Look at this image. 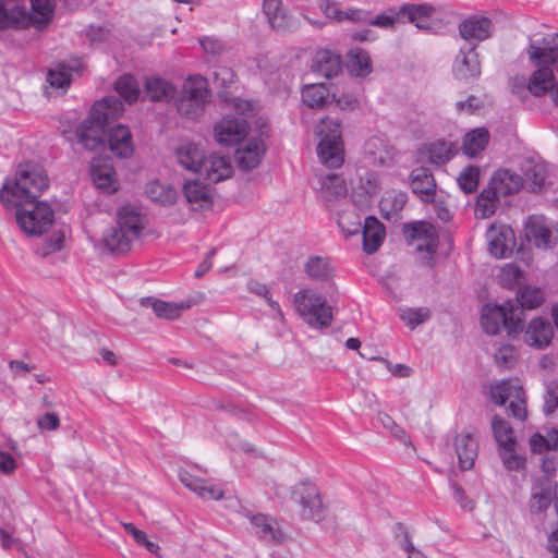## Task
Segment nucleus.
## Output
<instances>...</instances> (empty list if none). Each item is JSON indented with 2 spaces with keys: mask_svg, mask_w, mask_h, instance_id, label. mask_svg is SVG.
<instances>
[{
  "mask_svg": "<svg viewBox=\"0 0 558 558\" xmlns=\"http://www.w3.org/2000/svg\"><path fill=\"white\" fill-rule=\"evenodd\" d=\"M49 179L37 163L19 165L14 178L7 179L0 189V201L8 210L15 209L21 230L29 236L45 233L54 220V211L46 201H38L48 189Z\"/></svg>",
  "mask_w": 558,
  "mask_h": 558,
  "instance_id": "nucleus-1",
  "label": "nucleus"
},
{
  "mask_svg": "<svg viewBox=\"0 0 558 558\" xmlns=\"http://www.w3.org/2000/svg\"><path fill=\"white\" fill-rule=\"evenodd\" d=\"M123 112L122 101L114 96H107L92 107L89 116L76 128L75 134L82 146L96 150L104 145V135L111 121Z\"/></svg>",
  "mask_w": 558,
  "mask_h": 558,
  "instance_id": "nucleus-2",
  "label": "nucleus"
},
{
  "mask_svg": "<svg viewBox=\"0 0 558 558\" xmlns=\"http://www.w3.org/2000/svg\"><path fill=\"white\" fill-rule=\"evenodd\" d=\"M524 322V314L511 300L502 304L487 303L482 308L481 324L488 335H498L502 326L510 338H517L523 330Z\"/></svg>",
  "mask_w": 558,
  "mask_h": 558,
  "instance_id": "nucleus-3",
  "label": "nucleus"
},
{
  "mask_svg": "<svg viewBox=\"0 0 558 558\" xmlns=\"http://www.w3.org/2000/svg\"><path fill=\"white\" fill-rule=\"evenodd\" d=\"M142 229L140 214L130 206L122 207L118 211L117 226L104 233L102 243L110 252L124 253L140 236Z\"/></svg>",
  "mask_w": 558,
  "mask_h": 558,
  "instance_id": "nucleus-4",
  "label": "nucleus"
},
{
  "mask_svg": "<svg viewBox=\"0 0 558 558\" xmlns=\"http://www.w3.org/2000/svg\"><path fill=\"white\" fill-rule=\"evenodd\" d=\"M342 124L338 119L324 118L318 124L319 142L317 155L320 162L329 168H339L344 160Z\"/></svg>",
  "mask_w": 558,
  "mask_h": 558,
  "instance_id": "nucleus-5",
  "label": "nucleus"
},
{
  "mask_svg": "<svg viewBox=\"0 0 558 558\" xmlns=\"http://www.w3.org/2000/svg\"><path fill=\"white\" fill-rule=\"evenodd\" d=\"M299 316L312 328H328L333 319L332 307L325 298L310 289L299 290L293 298Z\"/></svg>",
  "mask_w": 558,
  "mask_h": 558,
  "instance_id": "nucleus-6",
  "label": "nucleus"
},
{
  "mask_svg": "<svg viewBox=\"0 0 558 558\" xmlns=\"http://www.w3.org/2000/svg\"><path fill=\"white\" fill-rule=\"evenodd\" d=\"M529 58L531 63L536 70L531 74L529 81L525 82L523 77H514L511 80V93L517 96L521 101L529 98L530 95L535 97L544 96L549 85L554 82V71L546 62L544 57L533 59L531 57V45L527 49Z\"/></svg>",
  "mask_w": 558,
  "mask_h": 558,
  "instance_id": "nucleus-7",
  "label": "nucleus"
},
{
  "mask_svg": "<svg viewBox=\"0 0 558 558\" xmlns=\"http://www.w3.org/2000/svg\"><path fill=\"white\" fill-rule=\"evenodd\" d=\"M510 175L508 172L495 173L488 185L478 194L475 203V216L485 219L493 216L497 209L500 197L512 193L511 186L507 183Z\"/></svg>",
  "mask_w": 558,
  "mask_h": 558,
  "instance_id": "nucleus-8",
  "label": "nucleus"
},
{
  "mask_svg": "<svg viewBox=\"0 0 558 558\" xmlns=\"http://www.w3.org/2000/svg\"><path fill=\"white\" fill-rule=\"evenodd\" d=\"M291 499L302 508L301 515L319 522L325 518L326 511L317 487L311 482H300L291 492Z\"/></svg>",
  "mask_w": 558,
  "mask_h": 558,
  "instance_id": "nucleus-9",
  "label": "nucleus"
},
{
  "mask_svg": "<svg viewBox=\"0 0 558 558\" xmlns=\"http://www.w3.org/2000/svg\"><path fill=\"white\" fill-rule=\"evenodd\" d=\"M436 9L428 3H404L399 7L402 24L412 23L414 26L424 32L436 34L445 27L441 20L433 19Z\"/></svg>",
  "mask_w": 558,
  "mask_h": 558,
  "instance_id": "nucleus-10",
  "label": "nucleus"
},
{
  "mask_svg": "<svg viewBox=\"0 0 558 558\" xmlns=\"http://www.w3.org/2000/svg\"><path fill=\"white\" fill-rule=\"evenodd\" d=\"M488 251L496 258L509 257L515 247L514 231L508 225H492L486 232Z\"/></svg>",
  "mask_w": 558,
  "mask_h": 558,
  "instance_id": "nucleus-11",
  "label": "nucleus"
},
{
  "mask_svg": "<svg viewBox=\"0 0 558 558\" xmlns=\"http://www.w3.org/2000/svg\"><path fill=\"white\" fill-rule=\"evenodd\" d=\"M526 240L535 247L547 250L555 245L551 222L544 216L531 215L524 223Z\"/></svg>",
  "mask_w": 558,
  "mask_h": 558,
  "instance_id": "nucleus-12",
  "label": "nucleus"
},
{
  "mask_svg": "<svg viewBox=\"0 0 558 558\" xmlns=\"http://www.w3.org/2000/svg\"><path fill=\"white\" fill-rule=\"evenodd\" d=\"M409 186L422 203L432 204L435 202L437 183L429 168H414L409 175Z\"/></svg>",
  "mask_w": 558,
  "mask_h": 558,
  "instance_id": "nucleus-13",
  "label": "nucleus"
},
{
  "mask_svg": "<svg viewBox=\"0 0 558 558\" xmlns=\"http://www.w3.org/2000/svg\"><path fill=\"white\" fill-rule=\"evenodd\" d=\"M460 36L466 41H483L493 36L494 24L484 15H470L458 26Z\"/></svg>",
  "mask_w": 558,
  "mask_h": 558,
  "instance_id": "nucleus-14",
  "label": "nucleus"
},
{
  "mask_svg": "<svg viewBox=\"0 0 558 558\" xmlns=\"http://www.w3.org/2000/svg\"><path fill=\"white\" fill-rule=\"evenodd\" d=\"M524 331V341L532 348L545 349L547 348L554 337V329L550 322L542 316L531 319Z\"/></svg>",
  "mask_w": 558,
  "mask_h": 558,
  "instance_id": "nucleus-15",
  "label": "nucleus"
},
{
  "mask_svg": "<svg viewBox=\"0 0 558 558\" xmlns=\"http://www.w3.org/2000/svg\"><path fill=\"white\" fill-rule=\"evenodd\" d=\"M452 72L460 81L474 80L481 75V64L475 47L469 48L468 51L460 49L454 59Z\"/></svg>",
  "mask_w": 558,
  "mask_h": 558,
  "instance_id": "nucleus-16",
  "label": "nucleus"
},
{
  "mask_svg": "<svg viewBox=\"0 0 558 558\" xmlns=\"http://www.w3.org/2000/svg\"><path fill=\"white\" fill-rule=\"evenodd\" d=\"M265 151L266 147L263 140H250L243 146L235 149V162L241 170H253L259 166Z\"/></svg>",
  "mask_w": 558,
  "mask_h": 558,
  "instance_id": "nucleus-17",
  "label": "nucleus"
},
{
  "mask_svg": "<svg viewBox=\"0 0 558 558\" xmlns=\"http://www.w3.org/2000/svg\"><path fill=\"white\" fill-rule=\"evenodd\" d=\"M90 177L95 185L107 193H113L118 190L117 173L109 159H94L90 167Z\"/></svg>",
  "mask_w": 558,
  "mask_h": 558,
  "instance_id": "nucleus-18",
  "label": "nucleus"
},
{
  "mask_svg": "<svg viewBox=\"0 0 558 558\" xmlns=\"http://www.w3.org/2000/svg\"><path fill=\"white\" fill-rule=\"evenodd\" d=\"M198 173L204 175L207 181L218 183L230 178L233 173V168L228 157L210 154L209 156H204L202 171H198Z\"/></svg>",
  "mask_w": 558,
  "mask_h": 558,
  "instance_id": "nucleus-19",
  "label": "nucleus"
},
{
  "mask_svg": "<svg viewBox=\"0 0 558 558\" xmlns=\"http://www.w3.org/2000/svg\"><path fill=\"white\" fill-rule=\"evenodd\" d=\"M250 522L260 541L271 545H278L283 542L284 534L272 518L264 513H256L250 517Z\"/></svg>",
  "mask_w": 558,
  "mask_h": 558,
  "instance_id": "nucleus-20",
  "label": "nucleus"
},
{
  "mask_svg": "<svg viewBox=\"0 0 558 558\" xmlns=\"http://www.w3.org/2000/svg\"><path fill=\"white\" fill-rule=\"evenodd\" d=\"M246 135V122L232 117H225L215 126V137L219 144H238Z\"/></svg>",
  "mask_w": 558,
  "mask_h": 558,
  "instance_id": "nucleus-21",
  "label": "nucleus"
},
{
  "mask_svg": "<svg viewBox=\"0 0 558 558\" xmlns=\"http://www.w3.org/2000/svg\"><path fill=\"white\" fill-rule=\"evenodd\" d=\"M302 98L307 107L323 109L333 104L336 99L335 85L326 83L310 84L302 90Z\"/></svg>",
  "mask_w": 558,
  "mask_h": 558,
  "instance_id": "nucleus-22",
  "label": "nucleus"
},
{
  "mask_svg": "<svg viewBox=\"0 0 558 558\" xmlns=\"http://www.w3.org/2000/svg\"><path fill=\"white\" fill-rule=\"evenodd\" d=\"M143 94L144 99L150 102H170L177 95V88L160 76H150L144 82Z\"/></svg>",
  "mask_w": 558,
  "mask_h": 558,
  "instance_id": "nucleus-23",
  "label": "nucleus"
},
{
  "mask_svg": "<svg viewBox=\"0 0 558 558\" xmlns=\"http://www.w3.org/2000/svg\"><path fill=\"white\" fill-rule=\"evenodd\" d=\"M454 449L461 470H470L474 466L478 454V444L470 432L459 434L454 439Z\"/></svg>",
  "mask_w": 558,
  "mask_h": 558,
  "instance_id": "nucleus-24",
  "label": "nucleus"
},
{
  "mask_svg": "<svg viewBox=\"0 0 558 558\" xmlns=\"http://www.w3.org/2000/svg\"><path fill=\"white\" fill-rule=\"evenodd\" d=\"M263 12L271 28L287 32L296 27V21L282 9L281 0H264Z\"/></svg>",
  "mask_w": 558,
  "mask_h": 558,
  "instance_id": "nucleus-25",
  "label": "nucleus"
},
{
  "mask_svg": "<svg viewBox=\"0 0 558 558\" xmlns=\"http://www.w3.org/2000/svg\"><path fill=\"white\" fill-rule=\"evenodd\" d=\"M361 232L364 252L367 254L377 252L386 236L385 226L375 216H368L364 220Z\"/></svg>",
  "mask_w": 558,
  "mask_h": 558,
  "instance_id": "nucleus-26",
  "label": "nucleus"
},
{
  "mask_svg": "<svg viewBox=\"0 0 558 558\" xmlns=\"http://www.w3.org/2000/svg\"><path fill=\"white\" fill-rule=\"evenodd\" d=\"M109 149L119 158H129L133 155L134 146L132 134L128 126L118 124L108 133Z\"/></svg>",
  "mask_w": 558,
  "mask_h": 558,
  "instance_id": "nucleus-27",
  "label": "nucleus"
},
{
  "mask_svg": "<svg viewBox=\"0 0 558 558\" xmlns=\"http://www.w3.org/2000/svg\"><path fill=\"white\" fill-rule=\"evenodd\" d=\"M204 156L205 151L199 144L184 143L177 148L178 162L193 173L202 171Z\"/></svg>",
  "mask_w": 558,
  "mask_h": 558,
  "instance_id": "nucleus-28",
  "label": "nucleus"
},
{
  "mask_svg": "<svg viewBox=\"0 0 558 558\" xmlns=\"http://www.w3.org/2000/svg\"><path fill=\"white\" fill-rule=\"evenodd\" d=\"M342 58L330 50H320L315 56L313 70L326 78L336 77L342 71Z\"/></svg>",
  "mask_w": 558,
  "mask_h": 558,
  "instance_id": "nucleus-29",
  "label": "nucleus"
},
{
  "mask_svg": "<svg viewBox=\"0 0 558 558\" xmlns=\"http://www.w3.org/2000/svg\"><path fill=\"white\" fill-rule=\"evenodd\" d=\"M304 272L312 280L328 282L333 278L335 268L329 258L314 255L308 257L304 264Z\"/></svg>",
  "mask_w": 558,
  "mask_h": 558,
  "instance_id": "nucleus-30",
  "label": "nucleus"
},
{
  "mask_svg": "<svg viewBox=\"0 0 558 558\" xmlns=\"http://www.w3.org/2000/svg\"><path fill=\"white\" fill-rule=\"evenodd\" d=\"M551 504V490L548 482L537 481L531 489L529 509L533 514L544 513Z\"/></svg>",
  "mask_w": 558,
  "mask_h": 558,
  "instance_id": "nucleus-31",
  "label": "nucleus"
},
{
  "mask_svg": "<svg viewBox=\"0 0 558 558\" xmlns=\"http://www.w3.org/2000/svg\"><path fill=\"white\" fill-rule=\"evenodd\" d=\"M489 132L485 128L471 130L463 136L462 150L469 157L481 154L489 142Z\"/></svg>",
  "mask_w": 558,
  "mask_h": 558,
  "instance_id": "nucleus-32",
  "label": "nucleus"
},
{
  "mask_svg": "<svg viewBox=\"0 0 558 558\" xmlns=\"http://www.w3.org/2000/svg\"><path fill=\"white\" fill-rule=\"evenodd\" d=\"M142 304L151 307L157 317L170 320L177 319L185 308H189V304L185 303L165 302L150 296L143 299Z\"/></svg>",
  "mask_w": 558,
  "mask_h": 558,
  "instance_id": "nucleus-33",
  "label": "nucleus"
},
{
  "mask_svg": "<svg viewBox=\"0 0 558 558\" xmlns=\"http://www.w3.org/2000/svg\"><path fill=\"white\" fill-rule=\"evenodd\" d=\"M511 301L513 305L524 314V310H535L539 307L544 302V295L539 288L523 286L517 290L515 299Z\"/></svg>",
  "mask_w": 558,
  "mask_h": 558,
  "instance_id": "nucleus-34",
  "label": "nucleus"
},
{
  "mask_svg": "<svg viewBox=\"0 0 558 558\" xmlns=\"http://www.w3.org/2000/svg\"><path fill=\"white\" fill-rule=\"evenodd\" d=\"M424 149L428 156L429 162L436 166L447 163L456 154L453 143L444 140L426 144Z\"/></svg>",
  "mask_w": 558,
  "mask_h": 558,
  "instance_id": "nucleus-35",
  "label": "nucleus"
},
{
  "mask_svg": "<svg viewBox=\"0 0 558 558\" xmlns=\"http://www.w3.org/2000/svg\"><path fill=\"white\" fill-rule=\"evenodd\" d=\"M182 94L203 106H206L210 97L207 81L201 75L190 76L183 84Z\"/></svg>",
  "mask_w": 558,
  "mask_h": 558,
  "instance_id": "nucleus-36",
  "label": "nucleus"
},
{
  "mask_svg": "<svg viewBox=\"0 0 558 558\" xmlns=\"http://www.w3.org/2000/svg\"><path fill=\"white\" fill-rule=\"evenodd\" d=\"M145 193L149 199L161 206L173 205L178 197V193L173 187L161 184L158 181L148 182Z\"/></svg>",
  "mask_w": 558,
  "mask_h": 558,
  "instance_id": "nucleus-37",
  "label": "nucleus"
},
{
  "mask_svg": "<svg viewBox=\"0 0 558 558\" xmlns=\"http://www.w3.org/2000/svg\"><path fill=\"white\" fill-rule=\"evenodd\" d=\"M114 89L123 100L130 105L138 100L141 94V87L132 74H123L119 76L114 82Z\"/></svg>",
  "mask_w": 558,
  "mask_h": 558,
  "instance_id": "nucleus-38",
  "label": "nucleus"
},
{
  "mask_svg": "<svg viewBox=\"0 0 558 558\" xmlns=\"http://www.w3.org/2000/svg\"><path fill=\"white\" fill-rule=\"evenodd\" d=\"M57 0H31L29 17L34 25H47L53 17Z\"/></svg>",
  "mask_w": 558,
  "mask_h": 558,
  "instance_id": "nucleus-39",
  "label": "nucleus"
},
{
  "mask_svg": "<svg viewBox=\"0 0 558 558\" xmlns=\"http://www.w3.org/2000/svg\"><path fill=\"white\" fill-rule=\"evenodd\" d=\"M543 47L531 44V57L536 60L544 57L548 65L553 69V65L558 62V33L549 39L543 38Z\"/></svg>",
  "mask_w": 558,
  "mask_h": 558,
  "instance_id": "nucleus-40",
  "label": "nucleus"
},
{
  "mask_svg": "<svg viewBox=\"0 0 558 558\" xmlns=\"http://www.w3.org/2000/svg\"><path fill=\"white\" fill-rule=\"evenodd\" d=\"M492 429L499 448L517 445L514 430L506 420L494 415L492 418Z\"/></svg>",
  "mask_w": 558,
  "mask_h": 558,
  "instance_id": "nucleus-41",
  "label": "nucleus"
},
{
  "mask_svg": "<svg viewBox=\"0 0 558 558\" xmlns=\"http://www.w3.org/2000/svg\"><path fill=\"white\" fill-rule=\"evenodd\" d=\"M183 192L190 204L197 205L201 208L207 207L211 204L209 190L199 182L194 181L185 183Z\"/></svg>",
  "mask_w": 558,
  "mask_h": 558,
  "instance_id": "nucleus-42",
  "label": "nucleus"
},
{
  "mask_svg": "<svg viewBox=\"0 0 558 558\" xmlns=\"http://www.w3.org/2000/svg\"><path fill=\"white\" fill-rule=\"evenodd\" d=\"M348 68L356 76H367L373 68L369 54L362 49L351 50L349 53Z\"/></svg>",
  "mask_w": 558,
  "mask_h": 558,
  "instance_id": "nucleus-43",
  "label": "nucleus"
},
{
  "mask_svg": "<svg viewBox=\"0 0 558 558\" xmlns=\"http://www.w3.org/2000/svg\"><path fill=\"white\" fill-rule=\"evenodd\" d=\"M345 181L338 174H329L323 182V197L326 203L347 195Z\"/></svg>",
  "mask_w": 558,
  "mask_h": 558,
  "instance_id": "nucleus-44",
  "label": "nucleus"
},
{
  "mask_svg": "<svg viewBox=\"0 0 558 558\" xmlns=\"http://www.w3.org/2000/svg\"><path fill=\"white\" fill-rule=\"evenodd\" d=\"M520 387L510 379L496 380L490 384L489 395L496 405L502 407L515 393L514 388Z\"/></svg>",
  "mask_w": 558,
  "mask_h": 558,
  "instance_id": "nucleus-45",
  "label": "nucleus"
},
{
  "mask_svg": "<svg viewBox=\"0 0 558 558\" xmlns=\"http://www.w3.org/2000/svg\"><path fill=\"white\" fill-rule=\"evenodd\" d=\"M399 317L413 330L430 318V311L427 307H404L400 310Z\"/></svg>",
  "mask_w": 558,
  "mask_h": 558,
  "instance_id": "nucleus-46",
  "label": "nucleus"
},
{
  "mask_svg": "<svg viewBox=\"0 0 558 558\" xmlns=\"http://www.w3.org/2000/svg\"><path fill=\"white\" fill-rule=\"evenodd\" d=\"M398 23L402 24L401 13H399V8L393 7L388 8L374 17L369 16L368 19V25L385 29H391Z\"/></svg>",
  "mask_w": 558,
  "mask_h": 558,
  "instance_id": "nucleus-47",
  "label": "nucleus"
},
{
  "mask_svg": "<svg viewBox=\"0 0 558 558\" xmlns=\"http://www.w3.org/2000/svg\"><path fill=\"white\" fill-rule=\"evenodd\" d=\"M480 180V168L477 166H466L458 177L459 187L466 194L474 193L477 190Z\"/></svg>",
  "mask_w": 558,
  "mask_h": 558,
  "instance_id": "nucleus-48",
  "label": "nucleus"
},
{
  "mask_svg": "<svg viewBox=\"0 0 558 558\" xmlns=\"http://www.w3.org/2000/svg\"><path fill=\"white\" fill-rule=\"evenodd\" d=\"M499 456L507 470L520 471L525 468V458L515 452V445L500 448Z\"/></svg>",
  "mask_w": 558,
  "mask_h": 558,
  "instance_id": "nucleus-49",
  "label": "nucleus"
},
{
  "mask_svg": "<svg viewBox=\"0 0 558 558\" xmlns=\"http://www.w3.org/2000/svg\"><path fill=\"white\" fill-rule=\"evenodd\" d=\"M525 178L532 183V191H541L547 179V169L544 163H531L525 169Z\"/></svg>",
  "mask_w": 558,
  "mask_h": 558,
  "instance_id": "nucleus-50",
  "label": "nucleus"
},
{
  "mask_svg": "<svg viewBox=\"0 0 558 558\" xmlns=\"http://www.w3.org/2000/svg\"><path fill=\"white\" fill-rule=\"evenodd\" d=\"M175 106L180 116L192 120L197 119L205 110V106L189 99L183 94L178 98Z\"/></svg>",
  "mask_w": 558,
  "mask_h": 558,
  "instance_id": "nucleus-51",
  "label": "nucleus"
},
{
  "mask_svg": "<svg viewBox=\"0 0 558 558\" xmlns=\"http://www.w3.org/2000/svg\"><path fill=\"white\" fill-rule=\"evenodd\" d=\"M338 226L347 235H355L362 229L361 217L355 211H343L339 214Z\"/></svg>",
  "mask_w": 558,
  "mask_h": 558,
  "instance_id": "nucleus-52",
  "label": "nucleus"
},
{
  "mask_svg": "<svg viewBox=\"0 0 558 558\" xmlns=\"http://www.w3.org/2000/svg\"><path fill=\"white\" fill-rule=\"evenodd\" d=\"M73 68L65 63H59L57 69L48 72V82L54 88H64L71 84V72Z\"/></svg>",
  "mask_w": 558,
  "mask_h": 558,
  "instance_id": "nucleus-53",
  "label": "nucleus"
},
{
  "mask_svg": "<svg viewBox=\"0 0 558 558\" xmlns=\"http://www.w3.org/2000/svg\"><path fill=\"white\" fill-rule=\"evenodd\" d=\"M402 231L405 239L410 241L429 240L432 238L430 227L424 221L405 223Z\"/></svg>",
  "mask_w": 558,
  "mask_h": 558,
  "instance_id": "nucleus-54",
  "label": "nucleus"
},
{
  "mask_svg": "<svg viewBox=\"0 0 558 558\" xmlns=\"http://www.w3.org/2000/svg\"><path fill=\"white\" fill-rule=\"evenodd\" d=\"M515 393L509 403V411L517 420L524 421L526 418L525 392L522 387L514 388Z\"/></svg>",
  "mask_w": 558,
  "mask_h": 558,
  "instance_id": "nucleus-55",
  "label": "nucleus"
},
{
  "mask_svg": "<svg viewBox=\"0 0 558 558\" xmlns=\"http://www.w3.org/2000/svg\"><path fill=\"white\" fill-rule=\"evenodd\" d=\"M10 28H26L32 24V19L29 17V12L26 11L25 8L15 5L12 9L8 10Z\"/></svg>",
  "mask_w": 558,
  "mask_h": 558,
  "instance_id": "nucleus-56",
  "label": "nucleus"
},
{
  "mask_svg": "<svg viewBox=\"0 0 558 558\" xmlns=\"http://www.w3.org/2000/svg\"><path fill=\"white\" fill-rule=\"evenodd\" d=\"M558 409V384L549 383L544 395L543 410L546 415L553 414Z\"/></svg>",
  "mask_w": 558,
  "mask_h": 558,
  "instance_id": "nucleus-57",
  "label": "nucleus"
},
{
  "mask_svg": "<svg viewBox=\"0 0 558 558\" xmlns=\"http://www.w3.org/2000/svg\"><path fill=\"white\" fill-rule=\"evenodd\" d=\"M377 421L384 428L388 429L396 438H398L404 444L407 442L408 436L405 430L400 425H398L388 414L379 413L377 415Z\"/></svg>",
  "mask_w": 558,
  "mask_h": 558,
  "instance_id": "nucleus-58",
  "label": "nucleus"
},
{
  "mask_svg": "<svg viewBox=\"0 0 558 558\" xmlns=\"http://www.w3.org/2000/svg\"><path fill=\"white\" fill-rule=\"evenodd\" d=\"M494 359L498 366L510 368L515 360L514 347L511 344L500 345L497 352L494 354Z\"/></svg>",
  "mask_w": 558,
  "mask_h": 558,
  "instance_id": "nucleus-59",
  "label": "nucleus"
},
{
  "mask_svg": "<svg viewBox=\"0 0 558 558\" xmlns=\"http://www.w3.org/2000/svg\"><path fill=\"white\" fill-rule=\"evenodd\" d=\"M393 534L396 539H398L400 547L405 553H409L415 548L409 529L403 523L398 522L395 524Z\"/></svg>",
  "mask_w": 558,
  "mask_h": 558,
  "instance_id": "nucleus-60",
  "label": "nucleus"
},
{
  "mask_svg": "<svg viewBox=\"0 0 558 558\" xmlns=\"http://www.w3.org/2000/svg\"><path fill=\"white\" fill-rule=\"evenodd\" d=\"M408 202V196L405 193L399 192L389 194L384 197L380 202L381 208L390 207L393 213L401 211Z\"/></svg>",
  "mask_w": 558,
  "mask_h": 558,
  "instance_id": "nucleus-61",
  "label": "nucleus"
},
{
  "mask_svg": "<svg viewBox=\"0 0 558 558\" xmlns=\"http://www.w3.org/2000/svg\"><path fill=\"white\" fill-rule=\"evenodd\" d=\"M198 41L203 50L208 54L219 56L226 49L225 43L215 36H205Z\"/></svg>",
  "mask_w": 558,
  "mask_h": 558,
  "instance_id": "nucleus-62",
  "label": "nucleus"
},
{
  "mask_svg": "<svg viewBox=\"0 0 558 558\" xmlns=\"http://www.w3.org/2000/svg\"><path fill=\"white\" fill-rule=\"evenodd\" d=\"M178 476L180 482L196 495H198V490H201L205 484V481L192 475L189 471L183 469L179 470Z\"/></svg>",
  "mask_w": 558,
  "mask_h": 558,
  "instance_id": "nucleus-63",
  "label": "nucleus"
},
{
  "mask_svg": "<svg viewBox=\"0 0 558 558\" xmlns=\"http://www.w3.org/2000/svg\"><path fill=\"white\" fill-rule=\"evenodd\" d=\"M37 426L41 430H56L60 426V418L56 413H45L37 418Z\"/></svg>",
  "mask_w": 558,
  "mask_h": 558,
  "instance_id": "nucleus-64",
  "label": "nucleus"
}]
</instances>
